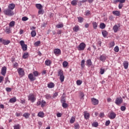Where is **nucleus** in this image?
Returning <instances> with one entry per match:
<instances>
[{
  "instance_id": "obj_60",
  "label": "nucleus",
  "mask_w": 129,
  "mask_h": 129,
  "mask_svg": "<svg viewBox=\"0 0 129 129\" xmlns=\"http://www.w3.org/2000/svg\"><path fill=\"white\" fill-rule=\"evenodd\" d=\"M14 128V129H20V124L15 125Z\"/></svg>"
},
{
  "instance_id": "obj_61",
  "label": "nucleus",
  "mask_w": 129,
  "mask_h": 129,
  "mask_svg": "<svg viewBox=\"0 0 129 129\" xmlns=\"http://www.w3.org/2000/svg\"><path fill=\"white\" fill-rule=\"evenodd\" d=\"M110 124V120H107L105 122L106 126H108V125H109Z\"/></svg>"
},
{
  "instance_id": "obj_49",
  "label": "nucleus",
  "mask_w": 129,
  "mask_h": 129,
  "mask_svg": "<svg viewBox=\"0 0 129 129\" xmlns=\"http://www.w3.org/2000/svg\"><path fill=\"white\" fill-rule=\"evenodd\" d=\"M15 21H11L10 24H9V26L10 27H15Z\"/></svg>"
},
{
  "instance_id": "obj_36",
  "label": "nucleus",
  "mask_w": 129,
  "mask_h": 129,
  "mask_svg": "<svg viewBox=\"0 0 129 129\" xmlns=\"http://www.w3.org/2000/svg\"><path fill=\"white\" fill-rule=\"evenodd\" d=\"M102 34L104 38H106V37L107 36V35H108V33L106 31H103V32H102Z\"/></svg>"
},
{
  "instance_id": "obj_10",
  "label": "nucleus",
  "mask_w": 129,
  "mask_h": 129,
  "mask_svg": "<svg viewBox=\"0 0 129 129\" xmlns=\"http://www.w3.org/2000/svg\"><path fill=\"white\" fill-rule=\"evenodd\" d=\"M91 100L92 103V104H93V105H97L98 104V103L99 102L98 100H97L94 98H91Z\"/></svg>"
},
{
  "instance_id": "obj_63",
  "label": "nucleus",
  "mask_w": 129,
  "mask_h": 129,
  "mask_svg": "<svg viewBox=\"0 0 129 129\" xmlns=\"http://www.w3.org/2000/svg\"><path fill=\"white\" fill-rule=\"evenodd\" d=\"M6 90L8 92H11V91H12V89H11V88H6Z\"/></svg>"
},
{
  "instance_id": "obj_22",
  "label": "nucleus",
  "mask_w": 129,
  "mask_h": 129,
  "mask_svg": "<svg viewBox=\"0 0 129 129\" xmlns=\"http://www.w3.org/2000/svg\"><path fill=\"white\" fill-rule=\"evenodd\" d=\"M113 30L114 33H117V31H118V26H117V25H115L113 27Z\"/></svg>"
},
{
  "instance_id": "obj_35",
  "label": "nucleus",
  "mask_w": 129,
  "mask_h": 129,
  "mask_svg": "<svg viewBox=\"0 0 129 129\" xmlns=\"http://www.w3.org/2000/svg\"><path fill=\"white\" fill-rule=\"evenodd\" d=\"M59 79L60 80V82H63L64 80L65 79V77L63 75H62V76H59Z\"/></svg>"
},
{
  "instance_id": "obj_56",
  "label": "nucleus",
  "mask_w": 129,
  "mask_h": 129,
  "mask_svg": "<svg viewBox=\"0 0 129 129\" xmlns=\"http://www.w3.org/2000/svg\"><path fill=\"white\" fill-rule=\"evenodd\" d=\"M58 96V92H55L53 94L52 96V99L53 98H55V97H57Z\"/></svg>"
},
{
  "instance_id": "obj_54",
  "label": "nucleus",
  "mask_w": 129,
  "mask_h": 129,
  "mask_svg": "<svg viewBox=\"0 0 129 129\" xmlns=\"http://www.w3.org/2000/svg\"><path fill=\"white\" fill-rule=\"evenodd\" d=\"M13 66L14 68H18L19 66V63H18L17 62H15L13 64Z\"/></svg>"
},
{
  "instance_id": "obj_23",
  "label": "nucleus",
  "mask_w": 129,
  "mask_h": 129,
  "mask_svg": "<svg viewBox=\"0 0 129 129\" xmlns=\"http://www.w3.org/2000/svg\"><path fill=\"white\" fill-rule=\"evenodd\" d=\"M10 43H11V41L10 40H6L5 39L3 40L2 44H3V45H9L10 44Z\"/></svg>"
},
{
  "instance_id": "obj_4",
  "label": "nucleus",
  "mask_w": 129,
  "mask_h": 129,
  "mask_svg": "<svg viewBox=\"0 0 129 129\" xmlns=\"http://www.w3.org/2000/svg\"><path fill=\"white\" fill-rule=\"evenodd\" d=\"M28 100L31 101V102H35L36 101V96L34 94H30L28 96Z\"/></svg>"
},
{
  "instance_id": "obj_6",
  "label": "nucleus",
  "mask_w": 129,
  "mask_h": 129,
  "mask_svg": "<svg viewBox=\"0 0 129 129\" xmlns=\"http://www.w3.org/2000/svg\"><path fill=\"white\" fill-rule=\"evenodd\" d=\"M53 53L55 56H59V55H61V49L59 48H56L54 49Z\"/></svg>"
},
{
  "instance_id": "obj_31",
  "label": "nucleus",
  "mask_w": 129,
  "mask_h": 129,
  "mask_svg": "<svg viewBox=\"0 0 129 129\" xmlns=\"http://www.w3.org/2000/svg\"><path fill=\"white\" fill-rule=\"evenodd\" d=\"M31 37L34 38V37H36V35H37V33L36 32V31L33 30L31 32Z\"/></svg>"
},
{
  "instance_id": "obj_7",
  "label": "nucleus",
  "mask_w": 129,
  "mask_h": 129,
  "mask_svg": "<svg viewBox=\"0 0 129 129\" xmlns=\"http://www.w3.org/2000/svg\"><path fill=\"white\" fill-rule=\"evenodd\" d=\"M17 70L18 74H19L20 76L23 77L24 76V75H25V71H24V70H23V69L19 68Z\"/></svg>"
},
{
  "instance_id": "obj_58",
  "label": "nucleus",
  "mask_w": 129,
  "mask_h": 129,
  "mask_svg": "<svg viewBox=\"0 0 129 129\" xmlns=\"http://www.w3.org/2000/svg\"><path fill=\"white\" fill-rule=\"evenodd\" d=\"M122 7H123V4H122V3H119L118 5V9L119 10H121V9H122Z\"/></svg>"
},
{
  "instance_id": "obj_40",
  "label": "nucleus",
  "mask_w": 129,
  "mask_h": 129,
  "mask_svg": "<svg viewBox=\"0 0 129 129\" xmlns=\"http://www.w3.org/2000/svg\"><path fill=\"white\" fill-rule=\"evenodd\" d=\"M63 27H64L63 24H57L56 25V28H57V29L63 28Z\"/></svg>"
},
{
  "instance_id": "obj_41",
  "label": "nucleus",
  "mask_w": 129,
  "mask_h": 129,
  "mask_svg": "<svg viewBox=\"0 0 129 129\" xmlns=\"http://www.w3.org/2000/svg\"><path fill=\"white\" fill-rule=\"evenodd\" d=\"M71 5H72V6H77V1L74 0V1H72Z\"/></svg>"
},
{
  "instance_id": "obj_14",
  "label": "nucleus",
  "mask_w": 129,
  "mask_h": 129,
  "mask_svg": "<svg viewBox=\"0 0 129 129\" xmlns=\"http://www.w3.org/2000/svg\"><path fill=\"white\" fill-rule=\"evenodd\" d=\"M86 66H88V67H91V66H92V61H91V59H89L87 60Z\"/></svg>"
},
{
  "instance_id": "obj_2",
  "label": "nucleus",
  "mask_w": 129,
  "mask_h": 129,
  "mask_svg": "<svg viewBox=\"0 0 129 129\" xmlns=\"http://www.w3.org/2000/svg\"><path fill=\"white\" fill-rule=\"evenodd\" d=\"M77 48L79 51H84L85 48H86V44L84 42H82Z\"/></svg>"
},
{
  "instance_id": "obj_46",
  "label": "nucleus",
  "mask_w": 129,
  "mask_h": 129,
  "mask_svg": "<svg viewBox=\"0 0 129 129\" xmlns=\"http://www.w3.org/2000/svg\"><path fill=\"white\" fill-rule=\"evenodd\" d=\"M40 44H41V41L40 40H38L36 42H35L34 43V45L36 46V47H38V46H39V45H40Z\"/></svg>"
},
{
  "instance_id": "obj_64",
  "label": "nucleus",
  "mask_w": 129,
  "mask_h": 129,
  "mask_svg": "<svg viewBox=\"0 0 129 129\" xmlns=\"http://www.w3.org/2000/svg\"><path fill=\"white\" fill-rule=\"evenodd\" d=\"M114 45H115L114 41H112L110 43V47H113V46H114Z\"/></svg>"
},
{
  "instance_id": "obj_52",
  "label": "nucleus",
  "mask_w": 129,
  "mask_h": 129,
  "mask_svg": "<svg viewBox=\"0 0 129 129\" xmlns=\"http://www.w3.org/2000/svg\"><path fill=\"white\" fill-rule=\"evenodd\" d=\"M92 124L93 126H94L95 127H97L98 126V122H94Z\"/></svg>"
},
{
  "instance_id": "obj_57",
  "label": "nucleus",
  "mask_w": 129,
  "mask_h": 129,
  "mask_svg": "<svg viewBox=\"0 0 129 129\" xmlns=\"http://www.w3.org/2000/svg\"><path fill=\"white\" fill-rule=\"evenodd\" d=\"M120 109L121 111H124V110L126 109V107H125L124 106H122L120 107Z\"/></svg>"
},
{
  "instance_id": "obj_28",
  "label": "nucleus",
  "mask_w": 129,
  "mask_h": 129,
  "mask_svg": "<svg viewBox=\"0 0 129 129\" xmlns=\"http://www.w3.org/2000/svg\"><path fill=\"white\" fill-rule=\"evenodd\" d=\"M33 73L34 77H38V76H40V73L38 71H35Z\"/></svg>"
},
{
  "instance_id": "obj_24",
  "label": "nucleus",
  "mask_w": 129,
  "mask_h": 129,
  "mask_svg": "<svg viewBox=\"0 0 129 129\" xmlns=\"http://www.w3.org/2000/svg\"><path fill=\"white\" fill-rule=\"evenodd\" d=\"M114 3H119L120 4H124L125 3V0H114Z\"/></svg>"
},
{
  "instance_id": "obj_38",
  "label": "nucleus",
  "mask_w": 129,
  "mask_h": 129,
  "mask_svg": "<svg viewBox=\"0 0 129 129\" xmlns=\"http://www.w3.org/2000/svg\"><path fill=\"white\" fill-rule=\"evenodd\" d=\"M70 122L71 123H74V122H75V117H72L70 120Z\"/></svg>"
},
{
  "instance_id": "obj_1",
  "label": "nucleus",
  "mask_w": 129,
  "mask_h": 129,
  "mask_svg": "<svg viewBox=\"0 0 129 129\" xmlns=\"http://www.w3.org/2000/svg\"><path fill=\"white\" fill-rule=\"evenodd\" d=\"M3 13L4 15H6V16H9V17H12V16H14V15H15L14 11H13L11 9H9V8L7 9H5Z\"/></svg>"
},
{
  "instance_id": "obj_33",
  "label": "nucleus",
  "mask_w": 129,
  "mask_h": 129,
  "mask_svg": "<svg viewBox=\"0 0 129 129\" xmlns=\"http://www.w3.org/2000/svg\"><path fill=\"white\" fill-rule=\"evenodd\" d=\"M92 25H93V29H94L95 30H96V29H97V23L94 22L92 23Z\"/></svg>"
},
{
  "instance_id": "obj_47",
  "label": "nucleus",
  "mask_w": 129,
  "mask_h": 129,
  "mask_svg": "<svg viewBox=\"0 0 129 129\" xmlns=\"http://www.w3.org/2000/svg\"><path fill=\"white\" fill-rule=\"evenodd\" d=\"M85 64V60L83 59L81 61V66L82 68H84V64Z\"/></svg>"
},
{
  "instance_id": "obj_11",
  "label": "nucleus",
  "mask_w": 129,
  "mask_h": 129,
  "mask_svg": "<svg viewBox=\"0 0 129 129\" xmlns=\"http://www.w3.org/2000/svg\"><path fill=\"white\" fill-rule=\"evenodd\" d=\"M116 116V114L114 112H111L109 115V117L110 119H114Z\"/></svg>"
},
{
  "instance_id": "obj_29",
  "label": "nucleus",
  "mask_w": 129,
  "mask_h": 129,
  "mask_svg": "<svg viewBox=\"0 0 129 129\" xmlns=\"http://www.w3.org/2000/svg\"><path fill=\"white\" fill-rule=\"evenodd\" d=\"M36 8H37L38 10H41L43 9V6H42V5L40 4H36Z\"/></svg>"
},
{
  "instance_id": "obj_55",
  "label": "nucleus",
  "mask_w": 129,
  "mask_h": 129,
  "mask_svg": "<svg viewBox=\"0 0 129 129\" xmlns=\"http://www.w3.org/2000/svg\"><path fill=\"white\" fill-rule=\"evenodd\" d=\"M29 20V18L27 17H24L22 18V21L23 22H26V21H28Z\"/></svg>"
},
{
  "instance_id": "obj_44",
  "label": "nucleus",
  "mask_w": 129,
  "mask_h": 129,
  "mask_svg": "<svg viewBox=\"0 0 129 129\" xmlns=\"http://www.w3.org/2000/svg\"><path fill=\"white\" fill-rule=\"evenodd\" d=\"M38 15H43L44 14V10L43 9H39L38 12Z\"/></svg>"
},
{
  "instance_id": "obj_62",
  "label": "nucleus",
  "mask_w": 129,
  "mask_h": 129,
  "mask_svg": "<svg viewBox=\"0 0 129 129\" xmlns=\"http://www.w3.org/2000/svg\"><path fill=\"white\" fill-rule=\"evenodd\" d=\"M99 117H101V118L104 117V113H103V112L100 113V114L99 115Z\"/></svg>"
},
{
  "instance_id": "obj_50",
  "label": "nucleus",
  "mask_w": 129,
  "mask_h": 129,
  "mask_svg": "<svg viewBox=\"0 0 129 129\" xmlns=\"http://www.w3.org/2000/svg\"><path fill=\"white\" fill-rule=\"evenodd\" d=\"M91 12L89 10L86 11L85 12V16H89V15H91Z\"/></svg>"
},
{
  "instance_id": "obj_21",
  "label": "nucleus",
  "mask_w": 129,
  "mask_h": 129,
  "mask_svg": "<svg viewBox=\"0 0 129 129\" xmlns=\"http://www.w3.org/2000/svg\"><path fill=\"white\" fill-rule=\"evenodd\" d=\"M28 57H29L28 52L24 53L22 56V58H23V59H28Z\"/></svg>"
},
{
  "instance_id": "obj_3",
  "label": "nucleus",
  "mask_w": 129,
  "mask_h": 129,
  "mask_svg": "<svg viewBox=\"0 0 129 129\" xmlns=\"http://www.w3.org/2000/svg\"><path fill=\"white\" fill-rule=\"evenodd\" d=\"M20 44L23 51H27V50H28V45L25 44V41L24 40H21L20 41Z\"/></svg>"
},
{
  "instance_id": "obj_27",
  "label": "nucleus",
  "mask_w": 129,
  "mask_h": 129,
  "mask_svg": "<svg viewBox=\"0 0 129 129\" xmlns=\"http://www.w3.org/2000/svg\"><path fill=\"white\" fill-rule=\"evenodd\" d=\"M73 31L74 32H77L78 31H79V26L78 25H76L74 28H73Z\"/></svg>"
},
{
  "instance_id": "obj_30",
  "label": "nucleus",
  "mask_w": 129,
  "mask_h": 129,
  "mask_svg": "<svg viewBox=\"0 0 129 129\" xmlns=\"http://www.w3.org/2000/svg\"><path fill=\"white\" fill-rule=\"evenodd\" d=\"M30 114L29 113H24L23 114V116L25 117V118H29L30 117Z\"/></svg>"
},
{
  "instance_id": "obj_39",
  "label": "nucleus",
  "mask_w": 129,
  "mask_h": 129,
  "mask_svg": "<svg viewBox=\"0 0 129 129\" xmlns=\"http://www.w3.org/2000/svg\"><path fill=\"white\" fill-rule=\"evenodd\" d=\"M78 21L79 23H83V21H84V19L82 17H78Z\"/></svg>"
},
{
  "instance_id": "obj_17",
  "label": "nucleus",
  "mask_w": 129,
  "mask_h": 129,
  "mask_svg": "<svg viewBox=\"0 0 129 129\" xmlns=\"http://www.w3.org/2000/svg\"><path fill=\"white\" fill-rule=\"evenodd\" d=\"M112 14L117 17H119V16H120V12L118 11H113Z\"/></svg>"
},
{
  "instance_id": "obj_32",
  "label": "nucleus",
  "mask_w": 129,
  "mask_h": 129,
  "mask_svg": "<svg viewBox=\"0 0 129 129\" xmlns=\"http://www.w3.org/2000/svg\"><path fill=\"white\" fill-rule=\"evenodd\" d=\"M60 102H61V103L66 102V98L65 97V96H62L61 97V99H60Z\"/></svg>"
},
{
  "instance_id": "obj_43",
  "label": "nucleus",
  "mask_w": 129,
  "mask_h": 129,
  "mask_svg": "<svg viewBox=\"0 0 129 129\" xmlns=\"http://www.w3.org/2000/svg\"><path fill=\"white\" fill-rule=\"evenodd\" d=\"M46 105V101L44 100L41 101V107H44Z\"/></svg>"
},
{
  "instance_id": "obj_5",
  "label": "nucleus",
  "mask_w": 129,
  "mask_h": 129,
  "mask_svg": "<svg viewBox=\"0 0 129 129\" xmlns=\"http://www.w3.org/2000/svg\"><path fill=\"white\" fill-rule=\"evenodd\" d=\"M122 101H123V100L121 97H117L116 98L115 103L116 104V105H120V104L122 103Z\"/></svg>"
},
{
  "instance_id": "obj_48",
  "label": "nucleus",
  "mask_w": 129,
  "mask_h": 129,
  "mask_svg": "<svg viewBox=\"0 0 129 129\" xmlns=\"http://www.w3.org/2000/svg\"><path fill=\"white\" fill-rule=\"evenodd\" d=\"M100 29H103L105 28V24L104 23H101L100 24Z\"/></svg>"
},
{
  "instance_id": "obj_13",
  "label": "nucleus",
  "mask_w": 129,
  "mask_h": 129,
  "mask_svg": "<svg viewBox=\"0 0 129 129\" xmlns=\"http://www.w3.org/2000/svg\"><path fill=\"white\" fill-rule=\"evenodd\" d=\"M84 117L85 119H89V117H90V114L87 111L84 112Z\"/></svg>"
},
{
  "instance_id": "obj_19",
  "label": "nucleus",
  "mask_w": 129,
  "mask_h": 129,
  "mask_svg": "<svg viewBox=\"0 0 129 129\" xmlns=\"http://www.w3.org/2000/svg\"><path fill=\"white\" fill-rule=\"evenodd\" d=\"M100 61H102V62H104V61L106 60V57L102 54L100 56Z\"/></svg>"
},
{
  "instance_id": "obj_51",
  "label": "nucleus",
  "mask_w": 129,
  "mask_h": 129,
  "mask_svg": "<svg viewBox=\"0 0 129 129\" xmlns=\"http://www.w3.org/2000/svg\"><path fill=\"white\" fill-rule=\"evenodd\" d=\"M114 51H115V52H116V53H117L119 51V48L118 46H116L114 48Z\"/></svg>"
},
{
  "instance_id": "obj_9",
  "label": "nucleus",
  "mask_w": 129,
  "mask_h": 129,
  "mask_svg": "<svg viewBox=\"0 0 129 129\" xmlns=\"http://www.w3.org/2000/svg\"><path fill=\"white\" fill-rule=\"evenodd\" d=\"M1 74L3 76H6L7 74V67H3L1 70Z\"/></svg>"
},
{
  "instance_id": "obj_53",
  "label": "nucleus",
  "mask_w": 129,
  "mask_h": 129,
  "mask_svg": "<svg viewBox=\"0 0 129 129\" xmlns=\"http://www.w3.org/2000/svg\"><path fill=\"white\" fill-rule=\"evenodd\" d=\"M105 72V70H104V69H100V74L101 75L104 74Z\"/></svg>"
},
{
  "instance_id": "obj_20",
  "label": "nucleus",
  "mask_w": 129,
  "mask_h": 129,
  "mask_svg": "<svg viewBox=\"0 0 129 129\" xmlns=\"http://www.w3.org/2000/svg\"><path fill=\"white\" fill-rule=\"evenodd\" d=\"M16 101H17V98H16V97H14L13 98L10 99L9 100V102H10L11 103H15Z\"/></svg>"
},
{
  "instance_id": "obj_26",
  "label": "nucleus",
  "mask_w": 129,
  "mask_h": 129,
  "mask_svg": "<svg viewBox=\"0 0 129 129\" xmlns=\"http://www.w3.org/2000/svg\"><path fill=\"white\" fill-rule=\"evenodd\" d=\"M45 97L46 99H53L52 96L50 94H47L45 95Z\"/></svg>"
},
{
  "instance_id": "obj_8",
  "label": "nucleus",
  "mask_w": 129,
  "mask_h": 129,
  "mask_svg": "<svg viewBox=\"0 0 129 129\" xmlns=\"http://www.w3.org/2000/svg\"><path fill=\"white\" fill-rule=\"evenodd\" d=\"M28 78L30 81H35L36 80V77L32 73L29 74L28 75Z\"/></svg>"
},
{
  "instance_id": "obj_16",
  "label": "nucleus",
  "mask_w": 129,
  "mask_h": 129,
  "mask_svg": "<svg viewBox=\"0 0 129 129\" xmlns=\"http://www.w3.org/2000/svg\"><path fill=\"white\" fill-rule=\"evenodd\" d=\"M47 87L48 88H54L55 87V84L53 82H50L47 84Z\"/></svg>"
},
{
  "instance_id": "obj_42",
  "label": "nucleus",
  "mask_w": 129,
  "mask_h": 129,
  "mask_svg": "<svg viewBox=\"0 0 129 129\" xmlns=\"http://www.w3.org/2000/svg\"><path fill=\"white\" fill-rule=\"evenodd\" d=\"M62 103V106L63 108H67V107L68 106V104L66 103V102L61 103Z\"/></svg>"
},
{
  "instance_id": "obj_15",
  "label": "nucleus",
  "mask_w": 129,
  "mask_h": 129,
  "mask_svg": "<svg viewBox=\"0 0 129 129\" xmlns=\"http://www.w3.org/2000/svg\"><path fill=\"white\" fill-rule=\"evenodd\" d=\"M123 66L124 69H127V68H128V61H124L123 62Z\"/></svg>"
},
{
  "instance_id": "obj_59",
  "label": "nucleus",
  "mask_w": 129,
  "mask_h": 129,
  "mask_svg": "<svg viewBox=\"0 0 129 129\" xmlns=\"http://www.w3.org/2000/svg\"><path fill=\"white\" fill-rule=\"evenodd\" d=\"M81 84H82V81L78 80L77 81V85H80Z\"/></svg>"
},
{
  "instance_id": "obj_45",
  "label": "nucleus",
  "mask_w": 129,
  "mask_h": 129,
  "mask_svg": "<svg viewBox=\"0 0 129 129\" xmlns=\"http://www.w3.org/2000/svg\"><path fill=\"white\" fill-rule=\"evenodd\" d=\"M62 66L64 68L67 67V66H68V62L66 61H63L62 63Z\"/></svg>"
},
{
  "instance_id": "obj_18",
  "label": "nucleus",
  "mask_w": 129,
  "mask_h": 129,
  "mask_svg": "<svg viewBox=\"0 0 129 129\" xmlns=\"http://www.w3.org/2000/svg\"><path fill=\"white\" fill-rule=\"evenodd\" d=\"M45 64L46 66H50L52 64V61L50 59H47L45 61Z\"/></svg>"
},
{
  "instance_id": "obj_37",
  "label": "nucleus",
  "mask_w": 129,
  "mask_h": 129,
  "mask_svg": "<svg viewBox=\"0 0 129 129\" xmlns=\"http://www.w3.org/2000/svg\"><path fill=\"white\" fill-rule=\"evenodd\" d=\"M80 96L81 97V99H82V100H83V99H84V93L81 92H80Z\"/></svg>"
},
{
  "instance_id": "obj_34",
  "label": "nucleus",
  "mask_w": 129,
  "mask_h": 129,
  "mask_svg": "<svg viewBox=\"0 0 129 129\" xmlns=\"http://www.w3.org/2000/svg\"><path fill=\"white\" fill-rule=\"evenodd\" d=\"M64 73L63 72V71L62 70H59L58 71V76H61L62 75H63Z\"/></svg>"
},
{
  "instance_id": "obj_25",
  "label": "nucleus",
  "mask_w": 129,
  "mask_h": 129,
  "mask_svg": "<svg viewBox=\"0 0 129 129\" xmlns=\"http://www.w3.org/2000/svg\"><path fill=\"white\" fill-rule=\"evenodd\" d=\"M38 116H39V117H41L43 118L44 117V115H45V113H44V112L40 111L39 112H38Z\"/></svg>"
},
{
  "instance_id": "obj_12",
  "label": "nucleus",
  "mask_w": 129,
  "mask_h": 129,
  "mask_svg": "<svg viewBox=\"0 0 129 129\" xmlns=\"http://www.w3.org/2000/svg\"><path fill=\"white\" fill-rule=\"evenodd\" d=\"M16 7V5L14 3H12L9 5L8 6V9L9 10H11V11H13V10L15 9V8Z\"/></svg>"
}]
</instances>
